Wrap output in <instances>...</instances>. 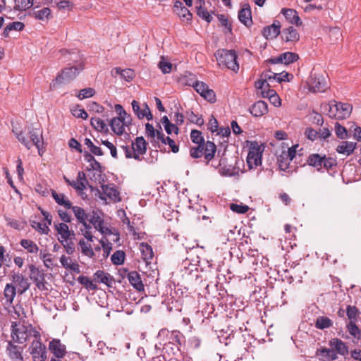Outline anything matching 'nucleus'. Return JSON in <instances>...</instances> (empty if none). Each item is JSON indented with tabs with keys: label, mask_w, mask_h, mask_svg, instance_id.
Here are the masks:
<instances>
[{
	"label": "nucleus",
	"mask_w": 361,
	"mask_h": 361,
	"mask_svg": "<svg viewBox=\"0 0 361 361\" xmlns=\"http://www.w3.org/2000/svg\"><path fill=\"white\" fill-rule=\"evenodd\" d=\"M11 337L14 343L23 344L31 338L39 339L41 334L32 324L25 325L13 322L11 326Z\"/></svg>",
	"instance_id": "nucleus-1"
},
{
	"label": "nucleus",
	"mask_w": 361,
	"mask_h": 361,
	"mask_svg": "<svg viewBox=\"0 0 361 361\" xmlns=\"http://www.w3.org/2000/svg\"><path fill=\"white\" fill-rule=\"evenodd\" d=\"M147 142L142 136L137 137L132 141L130 146H121L127 159L133 158L137 161H142L143 155L147 152Z\"/></svg>",
	"instance_id": "nucleus-2"
},
{
	"label": "nucleus",
	"mask_w": 361,
	"mask_h": 361,
	"mask_svg": "<svg viewBox=\"0 0 361 361\" xmlns=\"http://www.w3.org/2000/svg\"><path fill=\"white\" fill-rule=\"evenodd\" d=\"M218 65L221 68H226L237 73L239 64L237 61L238 56L235 51L228 49H219L215 54Z\"/></svg>",
	"instance_id": "nucleus-3"
},
{
	"label": "nucleus",
	"mask_w": 361,
	"mask_h": 361,
	"mask_svg": "<svg viewBox=\"0 0 361 361\" xmlns=\"http://www.w3.org/2000/svg\"><path fill=\"white\" fill-rule=\"evenodd\" d=\"M28 134L30 140L25 137L23 133H18L16 137L28 149H31L32 146H35L38 149L39 154L42 156L44 152L42 150L44 143L42 132L39 128H32L29 130Z\"/></svg>",
	"instance_id": "nucleus-4"
},
{
	"label": "nucleus",
	"mask_w": 361,
	"mask_h": 361,
	"mask_svg": "<svg viewBox=\"0 0 361 361\" xmlns=\"http://www.w3.org/2000/svg\"><path fill=\"white\" fill-rule=\"evenodd\" d=\"M328 115L330 118L337 120L348 118L352 112L353 106L348 103L331 102L329 105Z\"/></svg>",
	"instance_id": "nucleus-5"
},
{
	"label": "nucleus",
	"mask_w": 361,
	"mask_h": 361,
	"mask_svg": "<svg viewBox=\"0 0 361 361\" xmlns=\"http://www.w3.org/2000/svg\"><path fill=\"white\" fill-rule=\"evenodd\" d=\"M264 147L257 142L250 144L249 152L247 156V164L250 169H256L262 164V157Z\"/></svg>",
	"instance_id": "nucleus-6"
},
{
	"label": "nucleus",
	"mask_w": 361,
	"mask_h": 361,
	"mask_svg": "<svg viewBox=\"0 0 361 361\" xmlns=\"http://www.w3.org/2000/svg\"><path fill=\"white\" fill-rule=\"evenodd\" d=\"M83 69V63H74L71 66L63 68L56 77V83L68 82L74 80Z\"/></svg>",
	"instance_id": "nucleus-7"
},
{
	"label": "nucleus",
	"mask_w": 361,
	"mask_h": 361,
	"mask_svg": "<svg viewBox=\"0 0 361 361\" xmlns=\"http://www.w3.org/2000/svg\"><path fill=\"white\" fill-rule=\"evenodd\" d=\"M309 90L313 92H324L329 87L326 78L321 73L312 72L307 82Z\"/></svg>",
	"instance_id": "nucleus-8"
},
{
	"label": "nucleus",
	"mask_w": 361,
	"mask_h": 361,
	"mask_svg": "<svg viewBox=\"0 0 361 361\" xmlns=\"http://www.w3.org/2000/svg\"><path fill=\"white\" fill-rule=\"evenodd\" d=\"M29 352L33 361H44L47 358L46 346L41 342V338L31 343Z\"/></svg>",
	"instance_id": "nucleus-9"
},
{
	"label": "nucleus",
	"mask_w": 361,
	"mask_h": 361,
	"mask_svg": "<svg viewBox=\"0 0 361 361\" xmlns=\"http://www.w3.org/2000/svg\"><path fill=\"white\" fill-rule=\"evenodd\" d=\"M29 268L30 271V278L34 282L37 288L41 291L47 290V283L45 279L44 273L35 267L33 264H31Z\"/></svg>",
	"instance_id": "nucleus-10"
},
{
	"label": "nucleus",
	"mask_w": 361,
	"mask_h": 361,
	"mask_svg": "<svg viewBox=\"0 0 361 361\" xmlns=\"http://www.w3.org/2000/svg\"><path fill=\"white\" fill-rule=\"evenodd\" d=\"M23 348L8 341L6 348V355L11 361H23Z\"/></svg>",
	"instance_id": "nucleus-11"
},
{
	"label": "nucleus",
	"mask_w": 361,
	"mask_h": 361,
	"mask_svg": "<svg viewBox=\"0 0 361 361\" xmlns=\"http://www.w3.org/2000/svg\"><path fill=\"white\" fill-rule=\"evenodd\" d=\"M102 194L99 196L102 200H106L104 195H106L109 200L114 202L121 201L120 192L117 190L114 184H107L102 185Z\"/></svg>",
	"instance_id": "nucleus-12"
},
{
	"label": "nucleus",
	"mask_w": 361,
	"mask_h": 361,
	"mask_svg": "<svg viewBox=\"0 0 361 361\" xmlns=\"http://www.w3.org/2000/svg\"><path fill=\"white\" fill-rule=\"evenodd\" d=\"M12 281L15 283L19 295L23 294L30 288V283L28 279L20 273L12 274Z\"/></svg>",
	"instance_id": "nucleus-13"
},
{
	"label": "nucleus",
	"mask_w": 361,
	"mask_h": 361,
	"mask_svg": "<svg viewBox=\"0 0 361 361\" xmlns=\"http://www.w3.org/2000/svg\"><path fill=\"white\" fill-rule=\"evenodd\" d=\"M299 59V56L296 53L287 51L280 54L279 56L269 59V62L273 64L284 63L288 65Z\"/></svg>",
	"instance_id": "nucleus-14"
},
{
	"label": "nucleus",
	"mask_w": 361,
	"mask_h": 361,
	"mask_svg": "<svg viewBox=\"0 0 361 361\" xmlns=\"http://www.w3.org/2000/svg\"><path fill=\"white\" fill-rule=\"evenodd\" d=\"M49 349L57 358H62L66 353V348L59 339L54 338L49 343Z\"/></svg>",
	"instance_id": "nucleus-15"
},
{
	"label": "nucleus",
	"mask_w": 361,
	"mask_h": 361,
	"mask_svg": "<svg viewBox=\"0 0 361 361\" xmlns=\"http://www.w3.org/2000/svg\"><path fill=\"white\" fill-rule=\"evenodd\" d=\"M281 32V24L279 21H274L271 25L264 27L262 31V35L267 39L276 38Z\"/></svg>",
	"instance_id": "nucleus-16"
},
{
	"label": "nucleus",
	"mask_w": 361,
	"mask_h": 361,
	"mask_svg": "<svg viewBox=\"0 0 361 361\" xmlns=\"http://www.w3.org/2000/svg\"><path fill=\"white\" fill-rule=\"evenodd\" d=\"M61 58L63 62H73V63H81V57L79 51L76 49L70 51L68 49H61L59 51Z\"/></svg>",
	"instance_id": "nucleus-17"
},
{
	"label": "nucleus",
	"mask_w": 361,
	"mask_h": 361,
	"mask_svg": "<svg viewBox=\"0 0 361 361\" xmlns=\"http://www.w3.org/2000/svg\"><path fill=\"white\" fill-rule=\"evenodd\" d=\"M315 355L320 361H333L338 359L337 353L334 349L322 347L316 350Z\"/></svg>",
	"instance_id": "nucleus-18"
},
{
	"label": "nucleus",
	"mask_w": 361,
	"mask_h": 361,
	"mask_svg": "<svg viewBox=\"0 0 361 361\" xmlns=\"http://www.w3.org/2000/svg\"><path fill=\"white\" fill-rule=\"evenodd\" d=\"M268 105L264 101L259 100L249 109L250 114L255 117H260L268 113Z\"/></svg>",
	"instance_id": "nucleus-19"
},
{
	"label": "nucleus",
	"mask_w": 361,
	"mask_h": 361,
	"mask_svg": "<svg viewBox=\"0 0 361 361\" xmlns=\"http://www.w3.org/2000/svg\"><path fill=\"white\" fill-rule=\"evenodd\" d=\"M238 19L247 27H250L252 24L251 8L248 4H243L239 11Z\"/></svg>",
	"instance_id": "nucleus-20"
},
{
	"label": "nucleus",
	"mask_w": 361,
	"mask_h": 361,
	"mask_svg": "<svg viewBox=\"0 0 361 361\" xmlns=\"http://www.w3.org/2000/svg\"><path fill=\"white\" fill-rule=\"evenodd\" d=\"M128 279L131 286L137 291H143L145 286L141 280V276L136 271L128 274Z\"/></svg>",
	"instance_id": "nucleus-21"
},
{
	"label": "nucleus",
	"mask_w": 361,
	"mask_h": 361,
	"mask_svg": "<svg viewBox=\"0 0 361 361\" xmlns=\"http://www.w3.org/2000/svg\"><path fill=\"white\" fill-rule=\"evenodd\" d=\"M281 13L290 23L295 24L297 26L302 25V20L295 10L292 8H282Z\"/></svg>",
	"instance_id": "nucleus-22"
},
{
	"label": "nucleus",
	"mask_w": 361,
	"mask_h": 361,
	"mask_svg": "<svg viewBox=\"0 0 361 361\" xmlns=\"http://www.w3.org/2000/svg\"><path fill=\"white\" fill-rule=\"evenodd\" d=\"M329 345L335 350V352L341 355H345L348 353V347L343 341L339 338H332L329 341Z\"/></svg>",
	"instance_id": "nucleus-23"
},
{
	"label": "nucleus",
	"mask_w": 361,
	"mask_h": 361,
	"mask_svg": "<svg viewBox=\"0 0 361 361\" xmlns=\"http://www.w3.org/2000/svg\"><path fill=\"white\" fill-rule=\"evenodd\" d=\"M56 230L61 235L60 240H71L75 238V233L69 229L68 226L66 223H60L55 226Z\"/></svg>",
	"instance_id": "nucleus-24"
},
{
	"label": "nucleus",
	"mask_w": 361,
	"mask_h": 361,
	"mask_svg": "<svg viewBox=\"0 0 361 361\" xmlns=\"http://www.w3.org/2000/svg\"><path fill=\"white\" fill-rule=\"evenodd\" d=\"M60 262L63 268L69 269L72 272L79 274L80 272V265L77 262H73L71 258L62 255L60 257Z\"/></svg>",
	"instance_id": "nucleus-25"
},
{
	"label": "nucleus",
	"mask_w": 361,
	"mask_h": 361,
	"mask_svg": "<svg viewBox=\"0 0 361 361\" xmlns=\"http://www.w3.org/2000/svg\"><path fill=\"white\" fill-rule=\"evenodd\" d=\"M357 144L353 142L342 141L336 147V150L339 154L346 156L352 154L356 148Z\"/></svg>",
	"instance_id": "nucleus-26"
},
{
	"label": "nucleus",
	"mask_w": 361,
	"mask_h": 361,
	"mask_svg": "<svg viewBox=\"0 0 361 361\" xmlns=\"http://www.w3.org/2000/svg\"><path fill=\"white\" fill-rule=\"evenodd\" d=\"M216 152V147L214 142L207 141L203 143V156L207 163L214 158Z\"/></svg>",
	"instance_id": "nucleus-27"
},
{
	"label": "nucleus",
	"mask_w": 361,
	"mask_h": 361,
	"mask_svg": "<svg viewBox=\"0 0 361 361\" xmlns=\"http://www.w3.org/2000/svg\"><path fill=\"white\" fill-rule=\"evenodd\" d=\"M282 39L286 42H297L300 39L298 31L292 26L283 29L282 31Z\"/></svg>",
	"instance_id": "nucleus-28"
},
{
	"label": "nucleus",
	"mask_w": 361,
	"mask_h": 361,
	"mask_svg": "<svg viewBox=\"0 0 361 361\" xmlns=\"http://www.w3.org/2000/svg\"><path fill=\"white\" fill-rule=\"evenodd\" d=\"M126 118H113L111 121L110 126L111 130L118 135H121L124 132V125Z\"/></svg>",
	"instance_id": "nucleus-29"
},
{
	"label": "nucleus",
	"mask_w": 361,
	"mask_h": 361,
	"mask_svg": "<svg viewBox=\"0 0 361 361\" xmlns=\"http://www.w3.org/2000/svg\"><path fill=\"white\" fill-rule=\"evenodd\" d=\"M51 195L59 205L63 206L66 209H71L73 206L72 202L64 194L57 193L55 190H52Z\"/></svg>",
	"instance_id": "nucleus-30"
},
{
	"label": "nucleus",
	"mask_w": 361,
	"mask_h": 361,
	"mask_svg": "<svg viewBox=\"0 0 361 361\" xmlns=\"http://www.w3.org/2000/svg\"><path fill=\"white\" fill-rule=\"evenodd\" d=\"M71 209L78 224H85V221L88 220L89 213H87L83 208L78 206H72Z\"/></svg>",
	"instance_id": "nucleus-31"
},
{
	"label": "nucleus",
	"mask_w": 361,
	"mask_h": 361,
	"mask_svg": "<svg viewBox=\"0 0 361 361\" xmlns=\"http://www.w3.org/2000/svg\"><path fill=\"white\" fill-rule=\"evenodd\" d=\"M140 250L142 254V259L147 263H149L154 257L152 248L147 243H142L140 245Z\"/></svg>",
	"instance_id": "nucleus-32"
},
{
	"label": "nucleus",
	"mask_w": 361,
	"mask_h": 361,
	"mask_svg": "<svg viewBox=\"0 0 361 361\" xmlns=\"http://www.w3.org/2000/svg\"><path fill=\"white\" fill-rule=\"evenodd\" d=\"M25 25L23 23L20 21H15L12 23H9L6 25L4 28L2 35L4 37H8L11 31H21L23 30Z\"/></svg>",
	"instance_id": "nucleus-33"
},
{
	"label": "nucleus",
	"mask_w": 361,
	"mask_h": 361,
	"mask_svg": "<svg viewBox=\"0 0 361 361\" xmlns=\"http://www.w3.org/2000/svg\"><path fill=\"white\" fill-rule=\"evenodd\" d=\"M159 142L164 145L168 144L173 153H177L179 150V147L175 142L170 137H165L162 132H157V142Z\"/></svg>",
	"instance_id": "nucleus-34"
},
{
	"label": "nucleus",
	"mask_w": 361,
	"mask_h": 361,
	"mask_svg": "<svg viewBox=\"0 0 361 361\" xmlns=\"http://www.w3.org/2000/svg\"><path fill=\"white\" fill-rule=\"evenodd\" d=\"M197 4H198L196 6L197 16L206 20L207 23H210L213 18L207 9L202 6V4H204V0H198Z\"/></svg>",
	"instance_id": "nucleus-35"
},
{
	"label": "nucleus",
	"mask_w": 361,
	"mask_h": 361,
	"mask_svg": "<svg viewBox=\"0 0 361 361\" xmlns=\"http://www.w3.org/2000/svg\"><path fill=\"white\" fill-rule=\"evenodd\" d=\"M16 293H18L16 287L13 284L7 283L4 290V295L6 302L12 304Z\"/></svg>",
	"instance_id": "nucleus-36"
},
{
	"label": "nucleus",
	"mask_w": 361,
	"mask_h": 361,
	"mask_svg": "<svg viewBox=\"0 0 361 361\" xmlns=\"http://www.w3.org/2000/svg\"><path fill=\"white\" fill-rule=\"evenodd\" d=\"M94 278L98 283H104L108 286H110L113 281L112 277L109 274L105 273L102 270L97 271L94 274Z\"/></svg>",
	"instance_id": "nucleus-37"
},
{
	"label": "nucleus",
	"mask_w": 361,
	"mask_h": 361,
	"mask_svg": "<svg viewBox=\"0 0 361 361\" xmlns=\"http://www.w3.org/2000/svg\"><path fill=\"white\" fill-rule=\"evenodd\" d=\"M20 245L31 254H37L39 251V247L32 240L28 239H22L20 242Z\"/></svg>",
	"instance_id": "nucleus-38"
},
{
	"label": "nucleus",
	"mask_w": 361,
	"mask_h": 361,
	"mask_svg": "<svg viewBox=\"0 0 361 361\" xmlns=\"http://www.w3.org/2000/svg\"><path fill=\"white\" fill-rule=\"evenodd\" d=\"M112 71H114L116 74L120 75L122 78L125 79L126 81H130L135 77V72L133 70L127 68L125 70L121 69L119 67H116L113 69Z\"/></svg>",
	"instance_id": "nucleus-39"
},
{
	"label": "nucleus",
	"mask_w": 361,
	"mask_h": 361,
	"mask_svg": "<svg viewBox=\"0 0 361 361\" xmlns=\"http://www.w3.org/2000/svg\"><path fill=\"white\" fill-rule=\"evenodd\" d=\"M324 156L322 157L318 154H312L309 156L307 163L310 166L317 168L318 170L322 169L323 164Z\"/></svg>",
	"instance_id": "nucleus-40"
},
{
	"label": "nucleus",
	"mask_w": 361,
	"mask_h": 361,
	"mask_svg": "<svg viewBox=\"0 0 361 361\" xmlns=\"http://www.w3.org/2000/svg\"><path fill=\"white\" fill-rule=\"evenodd\" d=\"M84 157L85 161L90 163L91 169L97 171H102L101 164L97 161L94 157L88 152H85Z\"/></svg>",
	"instance_id": "nucleus-41"
},
{
	"label": "nucleus",
	"mask_w": 361,
	"mask_h": 361,
	"mask_svg": "<svg viewBox=\"0 0 361 361\" xmlns=\"http://www.w3.org/2000/svg\"><path fill=\"white\" fill-rule=\"evenodd\" d=\"M260 77L263 79H265L267 81H271L272 80H276L278 82L286 81L285 78L280 77V74L273 73L270 70L264 71L261 74Z\"/></svg>",
	"instance_id": "nucleus-42"
},
{
	"label": "nucleus",
	"mask_w": 361,
	"mask_h": 361,
	"mask_svg": "<svg viewBox=\"0 0 361 361\" xmlns=\"http://www.w3.org/2000/svg\"><path fill=\"white\" fill-rule=\"evenodd\" d=\"M333 322L327 317L320 316L315 322V326L319 329H324L331 327Z\"/></svg>",
	"instance_id": "nucleus-43"
},
{
	"label": "nucleus",
	"mask_w": 361,
	"mask_h": 361,
	"mask_svg": "<svg viewBox=\"0 0 361 361\" xmlns=\"http://www.w3.org/2000/svg\"><path fill=\"white\" fill-rule=\"evenodd\" d=\"M157 132L161 131L155 130L154 126L149 123L145 124V134L146 136L150 139L152 143H153V142H157Z\"/></svg>",
	"instance_id": "nucleus-44"
},
{
	"label": "nucleus",
	"mask_w": 361,
	"mask_h": 361,
	"mask_svg": "<svg viewBox=\"0 0 361 361\" xmlns=\"http://www.w3.org/2000/svg\"><path fill=\"white\" fill-rule=\"evenodd\" d=\"M79 245L81 247V252L90 258L94 256V252L92 248L91 244L86 243L83 239L79 241Z\"/></svg>",
	"instance_id": "nucleus-45"
},
{
	"label": "nucleus",
	"mask_w": 361,
	"mask_h": 361,
	"mask_svg": "<svg viewBox=\"0 0 361 361\" xmlns=\"http://www.w3.org/2000/svg\"><path fill=\"white\" fill-rule=\"evenodd\" d=\"M349 334L354 338L360 340L361 338V330L356 325V322H349L346 325Z\"/></svg>",
	"instance_id": "nucleus-46"
},
{
	"label": "nucleus",
	"mask_w": 361,
	"mask_h": 361,
	"mask_svg": "<svg viewBox=\"0 0 361 361\" xmlns=\"http://www.w3.org/2000/svg\"><path fill=\"white\" fill-rule=\"evenodd\" d=\"M78 281L85 286L87 290H94L97 289V286L93 281L85 276H80L78 278Z\"/></svg>",
	"instance_id": "nucleus-47"
},
{
	"label": "nucleus",
	"mask_w": 361,
	"mask_h": 361,
	"mask_svg": "<svg viewBox=\"0 0 361 361\" xmlns=\"http://www.w3.org/2000/svg\"><path fill=\"white\" fill-rule=\"evenodd\" d=\"M14 8L18 11H25L33 5V0H14Z\"/></svg>",
	"instance_id": "nucleus-48"
},
{
	"label": "nucleus",
	"mask_w": 361,
	"mask_h": 361,
	"mask_svg": "<svg viewBox=\"0 0 361 361\" xmlns=\"http://www.w3.org/2000/svg\"><path fill=\"white\" fill-rule=\"evenodd\" d=\"M126 254L122 250L116 251L111 257L112 263L115 265H121L124 263Z\"/></svg>",
	"instance_id": "nucleus-49"
},
{
	"label": "nucleus",
	"mask_w": 361,
	"mask_h": 361,
	"mask_svg": "<svg viewBox=\"0 0 361 361\" xmlns=\"http://www.w3.org/2000/svg\"><path fill=\"white\" fill-rule=\"evenodd\" d=\"M84 144L89 148L92 154L97 156H102L104 154L102 149L99 147L95 146L90 139L85 138Z\"/></svg>",
	"instance_id": "nucleus-50"
},
{
	"label": "nucleus",
	"mask_w": 361,
	"mask_h": 361,
	"mask_svg": "<svg viewBox=\"0 0 361 361\" xmlns=\"http://www.w3.org/2000/svg\"><path fill=\"white\" fill-rule=\"evenodd\" d=\"M360 312L355 306L348 305L346 307V314L350 322H357Z\"/></svg>",
	"instance_id": "nucleus-51"
},
{
	"label": "nucleus",
	"mask_w": 361,
	"mask_h": 361,
	"mask_svg": "<svg viewBox=\"0 0 361 361\" xmlns=\"http://www.w3.org/2000/svg\"><path fill=\"white\" fill-rule=\"evenodd\" d=\"M34 16L35 18L40 20H47L49 17L51 16V10L49 8L45 7L40 10L35 11Z\"/></svg>",
	"instance_id": "nucleus-52"
},
{
	"label": "nucleus",
	"mask_w": 361,
	"mask_h": 361,
	"mask_svg": "<svg viewBox=\"0 0 361 361\" xmlns=\"http://www.w3.org/2000/svg\"><path fill=\"white\" fill-rule=\"evenodd\" d=\"M161 122L164 125L165 130L168 134H171V128H173V130L175 134L177 135L178 133V128L176 125L171 123L166 116H164L161 118Z\"/></svg>",
	"instance_id": "nucleus-53"
},
{
	"label": "nucleus",
	"mask_w": 361,
	"mask_h": 361,
	"mask_svg": "<svg viewBox=\"0 0 361 361\" xmlns=\"http://www.w3.org/2000/svg\"><path fill=\"white\" fill-rule=\"evenodd\" d=\"M63 179L68 185H71L77 191H82L85 189V183L83 181H79L78 180H71L66 176L63 177Z\"/></svg>",
	"instance_id": "nucleus-54"
},
{
	"label": "nucleus",
	"mask_w": 361,
	"mask_h": 361,
	"mask_svg": "<svg viewBox=\"0 0 361 361\" xmlns=\"http://www.w3.org/2000/svg\"><path fill=\"white\" fill-rule=\"evenodd\" d=\"M298 147V145H295L291 147L288 148L287 151H282L281 152V158L285 159L293 160L296 155V149Z\"/></svg>",
	"instance_id": "nucleus-55"
},
{
	"label": "nucleus",
	"mask_w": 361,
	"mask_h": 361,
	"mask_svg": "<svg viewBox=\"0 0 361 361\" xmlns=\"http://www.w3.org/2000/svg\"><path fill=\"white\" fill-rule=\"evenodd\" d=\"M91 126L98 131H103L106 128L104 121L98 117L91 118Z\"/></svg>",
	"instance_id": "nucleus-56"
},
{
	"label": "nucleus",
	"mask_w": 361,
	"mask_h": 361,
	"mask_svg": "<svg viewBox=\"0 0 361 361\" xmlns=\"http://www.w3.org/2000/svg\"><path fill=\"white\" fill-rule=\"evenodd\" d=\"M190 139L192 142L201 145L204 143V139L202 135V133L197 130H192L190 133Z\"/></svg>",
	"instance_id": "nucleus-57"
},
{
	"label": "nucleus",
	"mask_w": 361,
	"mask_h": 361,
	"mask_svg": "<svg viewBox=\"0 0 361 361\" xmlns=\"http://www.w3.org/2000/svg\"><path fill=\"white\" fill-rule=\"evenodd\" d=\"M231 210L237 214H245L250 209L246 204L231 203L229 206Z\"/></svg>",
	"instance_id": "nucleus-58"
},
{
	"label": "nucleus",
	"mask_w": 361,
	"mask_h": 361,
	"mask_svg": "<svg viewBox=\"0 0 361 361\" xmlns=\"http://www.w3.org/2000/svg\"><path fill=\"white\" fill-rule=\"evenodd\" d=\"M255 86L258 90V94H260L261 92H264V90H268L270 88V84L269 82L265 80V79L262 78L261 77L258 80L255 82Z\"/></svg>",
	"instance_id": "nucleus-59"
},
{
	"label": "nucleus",
	"mask_w": 361,
	"mask_h": 361,
	"mask_svg": "<svg viewBox=\"0 0 361 361\" xmlns=\"http://www.w3.org/2000/svg\"><path fill=\"white\" fill-rule=\"evenodd\" d=\"M335 133L336 136L340 139H345L348 137V134L346 128L342 126L339 123H335Z\"/></svg>",
	"instance_id": "nucleus-60"
},
{
	"label": "nucleus",
	"mask_w": 361,
	"mask_h": 361,
	"mask_svg": "<svg viewBox=\"0 0 361 361\" xmlns=\"http://www.w3.org/2000/svg\"><path fill=\"white\" fill-rule=\"evenodd\" d=\"M59 240L63 246L64 247L67 254L73 255L75 252V244L73 242V239L71 240Z\"/></svg>",
	"instance_id": "nucleus-61"
},
{
	"label": "nucleus",
	"mask_w": 361,
	"mask_h": 361,
	"mask_svg": "<svg viewBox=\"0 0 361 361\" xmlns=\"http://www.w3.org/2000/svg\"><path fill=\"white\" fill-rule=\"evenodd\" d=\"M146 117L148 121L152 120L153 115L147 104H143V108L141 109L140 114H138V118L142 119Z\"/></svg>",
	"instance_id": "nucleus-62"
},
{
	"label": "nucleus",
	"mask_w": 361,
	"mask_h": 361,
	"mask_svg": "<svg viewBox=\"0 0 361 361\" xmlns=\"http://www.w3.org/2000/svg\"><path fill=\"white\" fill-rule=\"evenodd\" d=\"M94 228L99 231L102 234L106 235L112 234L111 229L104 226V221L103 219L94 226Z\"/></svg>",
	"instance_id": "nucleus-63"
},
{
	"label": "nucleus",
	"mask_w": 361,
	"mask_h": 361,
	"mask_svg": "<svg viewBox=\"0 0 361 361\" xmlns=\"http://www.w3.org/2000/svg\"><path fill=\"white\" fill-rule=\"evenodd\" d=\"M95 94V90L93 88L88 87L82 89L80 91L79 94L77 95L78 98L80 100L89 98L92 97Z\"/></svg>",
	"instance_id": "nucleus-64"
}]
</instances>
